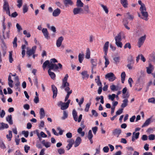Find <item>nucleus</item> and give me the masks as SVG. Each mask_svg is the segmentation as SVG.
<instances>
[{
    "instance_id": "nucleus-43",
    "label": "nucleus",
    "mask_w": 155,
    "mask_h": 155,
    "mask_svg": "<svg viewBox=\"0 0 155 155\" xmlns=\"http://www.w3.org/2000/svg\"><path fill=\"white\" fill-rule=\"evenodd\" d=\"M28 9V8L27 6V5L25 4L23 5V12L24 13H25L26 12H27Z\"/></svg>"
},
{
    "instance_id": "nucleus-46",
    "label": "nucleus",
    "mask_w": 155,
    "mask_h": 155,
    "mask_svg": "<svg viewBox=\"0 0 155 155\" xmlns=\"http://www.w3.org/2000/svg\"><path fill=\"white\" fill-rule=\"evenodd\" d=\"M101 6L103 8L104 10L105 11V13L107 14L108 12V10L107 7L103 4H101Z\"/></svg>"
},
{
    "instance_id": "nucleus-59",
    "label": "nucleus",
    "mask_w": 155,
    "mask_h": 155,
    "mask_svg": "<svg viewBox=\"0 0 155 155\" xmlns=\"http://www.w3.org/2000/svg\"><path fill=\"white\" fill-rule=\"evenodd\" d=\"M5 114V111L2 110L1 111V112L0 113V117L1 118H3Z\"/></svg>"
},
{
    "instance_id": "nucleus-17",
    "label": "nucleus",
    "mask_w": 155,
    "mask_h": 155,
    "mask_svg": "<svg viewBox=\"0 0 155 155\" xmlns=\"http://www.w3.org/2000/svg\"><path fill=\"white\" fill-rule=\"evenodd\" d=\"M147 72L148 74H150L152 73V71L153 69V66L151 64H149L148 67L146 68Z\"/></svg>"
},
{
    "instance_id": "nucleus-49",
    "label": "nucleus",
    "mask_w": 155,
    "mask_h": 155,
    "mask_svg": "<svg viewBox=\"0 0 155 155\" xmlns=\"http://www.w3.org/2000/svg\"><path fill=\"white\" fill-rule=\"evenodd\" d=\"M17 2L18 4L17 5L18 7L20 8L22 5V0H18Z\"/></svg>"
},
{
    "instance_id": "nucleus-64",
    "label": "nucleus",
    "mask_w": 155,
    "mask_h": 155,
    "mask_svg": "<svg viewBox=\"0 0 155 155\" xmlns=\"http://www.w3.org/2000/svg\"><path fill=\"white\" fill-rule=\"evenodd\" d=\"M103 150L104 152H108L109 150V148L107 146L103 148Z\"/></svg>"
},
{
    "instance_id": "nucleus-40",
    "label": "nucleus",
    "mask_w": 155,
    "mask_h": 155,
    "mask_svg": "<svg viewBox=\"0 0 155 155\" xmlns=\"http://www.w3.org/2000/svg\"><path fill=\"white\" fill-rule=\"evenodd\" d=\"M108 99L111 100L112 101H113L116 97V95L115 94H112V95L109 94L108 96Z\"/></svg>"
},
{
    "instance_id": "nucleus-58",
    "label": "nucleus",
    "mask_w": 155,
    "mask_h": 155,
    "mask_svg": "<svg viewBox=\"0 0 155 155\" xmlns=\"http://www.w3.org/2000/svg\"><path fill=\"white\" fill-rule=\"evenodd\" d=\"M91 62L93 65V67H95L96 66L97 63L96 60L93 59H91Z\"/></svg>"
},
{
    "instance_id": "nucleus-37",
    "label": "nucleus",
    "mask_w": 155,
    "mask_h": 155,
    "mask_svg": "<svg viewBox=\"0 0 155 155\" xmlns=\"http://www.w3.org/2000/svg\"><path fill=\"white\" fill-rule=\"evenodd\" d=\"M9 134H7L6 135V137L7 139H8L9 141H10L11 140V138L12 137V131L11 130H9Z\"/></svg>"
},
{
    "instance_id": "nucleus-30",
    "label": "nucleus",
    "mask_w": 155,
    "mask_h": 155,
    "mask_svg": "<svg viewBox=\"0 0 155 155\" xmlns=\"http://www.w3.org/2000/svg\"><path fill=\"white\" fill-rule=\"evenodd\" d=\"M91 52L89 48H87L85 58L87 59H89L90 57Z\"/></svg>"
},
{
    "instance_id": "nucleus-36",
    "label": "nucleus",
    "mask_w": 155,
    "mask_h": 155,
    "mask_svg": "<svg viewBox=\"0 0 155 155\" xmlns=\"http://www.w3.org/2000/svg\"><path fill=\"white\" fill-rule=\"evenodd\" d=\"M84 54H79L78 55V60L80 63H81L83 61L84 58Z\"/></svg>"
},
{
    "instance_id": "nucleus-22",
    "label": "nucleus",
    "mask_w": 155,
    "mask_h": 155,
    "mask_svg": "<svg viewBox=\"0 0 155 155\" xmlns=\"http://www.w3.org/2000/svg\"><path fill=\"white\" fill-rule=\"evenodd\" d=\"M128 100L127 99H125L123 101V103L122 104L121 107L123 108H124L127 105Z\"/></svg>"
},
{
    "instance_id": "nucleus-8",
    "label": "nucleus",
    "mask_w": 155,
    "mask_h": 155,
    "mask_svg": "<svg viewBox=\"0 0 155 155\" xmlns=\"http://www.w3.org/2000/svg\"><path fill=\"white\" fill-rule=\"evenodd\" d=\"M58 105L59 106H61V109L62 110H64L67 109L68 106L65 104L64 102L60 101L58 103Z\"/></svg>"
},
{
    "instance_id": "nucleus-5",
    "label": "nucleus",
    "mask_w": 155,
    "mask_h": 155,
    "mask_svg": "<svg viewBox=\"0 0 155 155\" xmlns=\"http://www.w3.org/2000/svg\"><path fill=\"white\" fill-rule=\"evenodd\" d=\"M106 78H108L110 81H112L115 80L116 78L114 74L112 73L107 74L105 76Z\"/></svg>"
},
{
    "instance_id": "nucleus-42",
    "label": "nucleus",
    "mask_w": 155,
    "mask_h": 155,
    "mask_svg": "<svg viewBox=\"0 0 155 155\" xmlns=\"http://www.w3.org/2000/svg\"><path fill=\"white\" fill-rule=\"evenodd\" d=\"M12 51H9V61L10 63H12L13 62V60L12 58Z\"/></svg>"
},
{
    "instance_id": "nucleus-10",
    "label": "nucleus",
    "mask_w": 155,
    "mask_h": 155,
    "mask_svg": "<svg viewBox=\"0 0 155 155\" xmlns=\"http://www.w3.org/2000/svg\"><path fill=\"white\" fill-rule=\"evenodd\" d=\"M83 11L82 8H81L78 7L75 8L74 9L73 12L74 15L80 14L82 13Z\"/></svg>"
},
{
    "instance_id": "nucleus-20",
    "label": "nucleus",
    "mask_w": 155,
    "mask_h": 155,
    "mask_svg": "<svg viewBox=\"0 0 155 155\" xmlns=\"http://www.w3.org/2000/svg\"><path fill=\"white\" fill-rule=\"evenodd\" d=\"M39 114H40V119H42L45 117V111L44 109L43 108H41L40 109L39 111Z\"/></svg>"
},
{
    "instance_id": "nucleus-21",
    "label": "nucleus",
    "mask_w": 155,
    "mask_h": 155,
    "mask_svg": "<svg viewBox=\"0 0 155 155\" xmlns=\"http://www.w3.org/2000/svg\"><path fill=\"white\" fill-rule=\"evenodd\" d=\"M120 2L121 4L124 8H127V7L128 3L127 0H120Z\"/></svg>"
},
{
    "instance_id": "nucleus-60",
    "label": "nucleus",
    "mask_w": 155,
    "mask_h": 155,
    "mask_svg": "<svg viewBox=\"0 0 155 155\" xmlns=\"http://www.w3.org/2000/svg\"><path fill=\"white\" fill-rule=\"evenodd\" d=\"M22 134H24V136L25 137H27L28 135V131H22Z\"/></svg>"
},
{
    "instance_id": "nucleus-63",
    "label": "nucleus",
    "mask_w": 155,
    "mask_h": 155,
    "mask_svg": "<svg viewBox=\"0 0 155 155\" xmlns=\"http://www.w3.org/2000/svg\"><path fill=\"white\" fill-rule=\"evenodd\" d=\"M98 128L97 127H95L92 128V130L94 134H95Z\"/></svg>"
},
{
    "instance_id": "nucleus-26",
    "label": "nucleus",
    "mask_w": 155,
    "mask_h": 155,
    "mask_svg": "<svg viewBox=\"0 0 155 155\" xmlns=\"http://www.w3.org/2000/svg\"><path fill=\"white\" fill-rule=\"evenodd\" d=\"M76 6L78 7L81 8L84 6V4L81 0H77L76 2Z\"/></svg>"
},
{
    "instance_id": "nucleus-35",
    "label": "nucleus",
    "mask_w": 155,
    "mask_h": 155,
    "mask_svg": "<svg viewBox=\"0 0 155 155\" xmlns=\"http://www.w3.org/2000/svg\"><path fill=\"white\" fill-rule=\"evenodd\" d=\"M123 22L124 25L125 26V28L128 30H129L130 29V28L128 27L127 25V24L128 23L127 20L125 19H123Z\"/></svg>"
},
{
    "instance_id": "nucleus-57",
    "label": "nucleus",
    "mask_w": 155,
    "mask_h": 155,
    "mask_svg": "<svg viewBox=\"0 0 155 155\" xmlns=\"http://www.w3.org/2000/svg\"><path fill=\"white\" fill-rule=\"evenodd\" d=\"M123 108L119 109L116 112V114L117 115H120L123 112Z\"/></svg>"
},
{
    "instance_id": "nucleus-23",
    "label": "nucleus",
    "mask_w": 155,
    "mask_h": 155,
    "mask_svg": "<svg viewBox=\"0 0 155 155\" xmlns=\"http://www.w3.org/2000/svg\"><path fill=\"white\" fill-rule=\"evenodd\" d=\"M6 121L8 122L10 124H13V121L12 120V116L11 115H8L6 117Z\"/></svg>"
},
{
    "instance_id": "nucleus-11",
    "label": "nucleus",
    "mask_w": 155,
    "mask_h": 155,
    "mask_svg": "<svg viewBox=\"0 0 155 155\" xmlns=\"http://www.w3.org/2000/svg\"><path fill=\"white\" fill-rule=\"evenodd\" d=\"M52 90L53 93V95L52 96L53 98H55L57 94V89L56 87L54 85L51 86Z\"/></svg>"
},
{
    "instance_id": "nucleus-4",
    "label": "nucleus",
    "mask_w": 155,
    "mask_h": 155,
    "mask_svg": "<svg viewBox=\"0 0 155 155\" xmlns=\"http://www.w3.org/2000/svg\"><path fill=\"white\" fill-rule=\"evenodd\" d=\"M3 9L6 12V13L10 16L11 14L9 9V7L8 2L6 0H4Z\"/></svg>"
},
{
    "instance_id": "nucleus-38",
    "label": "nucleus",
    "mask_w": 155,
    "mask_h": 155,
    "mask_svg": "<svg viewBox=\"0 0 155 155\" xmlns=\"http://www.w3.org/2000/svg\"><path fill=\"white\" fill-rule=\"evenodd\" d=\"M82 128L79 127L78 130V132L81 134V136L83 137L84 136L85 133L84 131H82Z\"/></svg>"
},
{
    "instance_id": "nucleus-14",
    "label": "nucleus",
    "mask_w": 155,
    "mask_h": 155,
    "mask_svg": "<svg viewBox=\"0 0 155 155\" xmlns=\"http://www.w3.org/2000/svg\"><path fill=\"white\" fill-rule=\"evenodd\" d=\"M109 41H107L105 43V44L103 47V50L104 52V55H107V52L108 49L109 47Z\"/></svg>"
},
{
    "instance_id": "nucleus-16",
    "label": "nucleus",
    "mask_w": 155,
    "mask_h": 155,
    "mask_svg": "<svg viewBox=\"0 0 155 155\" xmlns=\"http://www.w3.org/2000/svg\"><path fill=\"white\" fill-rule=\"evenodd\" d=\"M81 139L80 137H78L77 138L75 141L74 142L75 147L78 146L81 143Z\"/></svg>"
},
{
    "instance_id": "nucleus-15",
    "label": "nucleus",
    "mask_w": 155,
    "mask_h": 155,
    "mask_svg": "<svg viewBox=\"0 0 155 155\" xmlns=\"http://www.w3.org/2000/svg\"><path fill=\"white\" fill-rule=\"evenodd\" d=\"M61 12V11L60 9L58 8H57L53 11L52 13V15L54 17H57L59 15Z\"/></svg>"
},
{
    "instance_id": "nucleus-54",
    "label": "nucleus",
    "mask_w": 155,
    "mask_h": 155,
    "mask_svg": "<svg viewBox=\"0 0 155 155\" xmlns=\"http://www.w3.org/2000/svg\"><path fill=\"white\" fill-rule=\"evenodd\" d=\"M131 45L129 43H126L124 46V48L125 49L128 48L129 49H130L131 48Z\"/></svg>"
},
{
    "instance_id": "nucleus-34",
    "label": "nucleus",
    "mask_w": 155,
    "mask_h": 155,
    "mask_svg": "<svg viewBox=\"0 0 155 155\" xmlns=\"http://www.w3.org/2000/svg\"><path fill=\"white\" fill-rule=\"evenodd\" d=\"M97 79H95V81H96V82L97 83V85L98 86H101L102 83L100 80V76H97Z\"/></svg>"
},
{
    "instance_id": "nucleus-51",
    "label": "nucleus",
    "mask_w": 155,
    "mask_h": 155,
    "mask_svg": "<svg viewBox=\"0 0 155 155\" xmlns=\"http://www.w3.org/2000/svg\"><path fill=\"white\" fill-rule=\"evenodd\" d=\"M68 117V114L65 111H63V116L62 117L63 120H64Z\"/></svg>"
},
{
    "instance_id": "nucleus-7",
    "label": "nucleus",
    "mask_w": 155,
    "mask_h": 155,
    "mask_svg": "<svg viewBox=\"0 0 155 155\" xmlns=\"http://www.w3.org/2000/svg\"><path fill=\"white\" fill-rule=\"evenodd\" d=\"M36 48V46H34L31 49L28 50L27 51L26 54L28 55V57L34 54L35 53Z\"/></svg>"
},
{
    "instance_id": "nucleus-39",
    "label": "nucleus",
    "mask_w": 155,
    "mask_h": 155,
    "mask_svg": "<svg viewBox=\"0 0 155 155\" xmlns=\"http://www.w3.org/2000/svg\"><path fill=\"white\" fill-rule=\"evenodd\" d=\"M15 86L16 90L19 91H20L21 90L19 87L20 82L19 81H17V83L15 84Z\"/></svg>"
},
{
    "instance_id": "nucleus-53",
    "label": "nucleus",
    "mask_w": 155,
    "mask_h": 155,
    "mask_svg": "<svg viewBox=\"0 0 155 155\" xmlns=\"http://www.w3.org/2000/svg\"><path fill=\"white\" fill-rule=\"evenodd\" d=\"M149 140H153L155 138V135L153 134L150 135L149 136Z\"/></svg>"
},
{
    "instance_id": "nucleus-61",
    "label": "nucleus",
    "mask_w": 155,
    "mask_h": 155,
    "mask_svg": "<svg viewBox=\"0 0 155 155\" xmlns=\"http://www.w3.org/2000/svg\"><path fill=\"white\" fill-rule=\"evenodd\" d=\"M91 112L92 115H94L95 117H97L98 116V114L95 110H92Z\"/></svg>"
},
{
    "instance_id": "nucleus-52",
    "label": "nucleus",
    "mask_w": 155,
    "mask_h": 155,
    "mask_svg": "<svg viewBox=\"0 0 155 155\" xmlns=\"http://www.w3.org/2000/svg\"><path fill=\"white\" fill-rule=\"evenodd\" d=\"M113 60L115 61V63L117 64L120 62V57H114L113 58Z\"/></svg>"
},
{
    "instance_id": "nucleus-12",
    "label": "nucleus",
    "mask_w": 155,
    "mask_h": 155,
    "mask_svg": "<svg viewBox=\"0 0 155 155\" xmlns=\"http://www.w3.org/2000/svg\"><path fill=\"white\" fill-rule=\"evenodd\" d=\"M63 40L64 38L62 36L59 37L57 40L56 45L58 47H59L61 45Z\"/></svg>"
},
{
    "instance_id": "nucleus-50",
    "label": "nucleus",
    "mask_w": 155,
    "mask_h": 155,
    "mask_svg": "<svg viewBox=\"0 0 155 155\" xmlns=\"http://www.w3.org/2000/svg\"><path fill=\"white\" fill-rule=\"evenodd\" d=\"M110 88L111 90L112 91H117L118 90L117 87L114 85H111L110 86Z\"/></svg>"
},
{
    "instance_id": "nucleus-2",
    "label": "nucleus",
    "mask_w": 155,
    "mask_h": 155,
    "mask_svg": "<svg viewBox=\"0 0 155 155\" xmlns=\"http://www.w3.org/2000/svg\"><path fill=\"white\" fill-rule=\"evenodd\" d=\"M58 62V61L56 59L54 58L51 59L50 60V64L49 65V68H50V69H53L54 71L57 70L59 68L61 69H62V66L61 64L59 63L57 65L54 63Z\"/></svg>"
},
{
    "instance_id": "nucleus-55",
    "label": "nucleus",
    "mask_w": 155,
    "mask_h": 155,
    "mask_svg": "<svg viewBox=\"0 0 155 155\" xmlns=\"http://www.w3.org/2000/svg\"><path fill=\"white\" fill-rule=\"evenodd\" d=\"M30 147L29 146H28V145H25L24 147V150L25 152L27 153H28V150H30Z\"/></svg>"
},
{
    "instance_id": "nucleus-13",
    "label": "nucleus",
    "mask_w": 155,
    "mask_h": 155,
    "mask_svg": "<svg viewBox=\"0 0 155 155\" xmlns=\"http://www.w3.org/2000/svg\"><path fill=\"white\" fill-rule=\"evenodd\" d=\"M42 31L45 38H47V39L50 38V37L48 36L49 34L47 28H43Z\"/></svg>"
},
{
    "instance_id": "nucleus-62",
    "label": "nucleus",
    "mask_w": 155,
    "mask_h": 155,
    "mask_svg": "<svg viewBox=\"0 0 155 155\" xmlns=\"http://www.w3.org/2000/svg\"><path fill=\"white\" fill-rule=\"evenodd\" d=\"M34 101L36 104L38 103L39 101L38 97H35L34 99Z\"/></svg>"
},
{
    "instance_id": "nucleus-56",
    "label": "nucleus",
    "mask_w": 155,
    "mask_h": 155,
    "mask_svg": "<svg viewBox=\"0 0 155 155\" xmlns=\"http://www.w3.org/2000/svg\"><path fill=\"white\" fill-rule=\"evenodd\" d=\"M58 152L60 154H64L65 152V151L64 149L60 148L58 150Z\"/></svg>"
},
{
    "instance_id": "nucleus-45",
    "label": "nucleus",
    "mask_w": 155,
    "mask_h": 155,
    "mask_svg": "<svg viewBox=\"0 0 155 155\" xmlns=\"http://www.w3.org/2000/svg\"><path fill=\"white\" fill-rule=\"evenodd\" d=\"M93 137V135L92 134L91 130H90L88 131L87 137L89 139H92Z\"/></svg>"
},
{
    "instance_id": "nucleus-18",
    "label": "nucleus",
    "mask_w": 155,
    "mask_h": 155,
    "mask_svg": "<svg viewBox=\"0 0 155 155\" xmlns=\"http://www.w3.org/2000/svg\"><path fill=\"white\" fill-rule=\"evenodd\" d=\"M49 68L48 70V74L51 78L52 79H54L56 77L55 74L54 72L51 71V70H53V69H50V68Z\"/></svg>"
},
{
    "instance_id": "nucleus-19",
    "label": "nucleus",
    "mask_w": 155,
    "mask_h": 155,
    "mask_svg": "<svg viewBox=\"0 0 155 155\" xmlns=\"http://www.w3.org/2000/svg\"><path fill=\"white\" fill-rule=\"evenodd\" d=\"M8 127V126L7 124L4 123H0V130H2L5 128H7Z\"/></svg>"
},
{
    "instance_id": "nucleus-1",
    "label": "nucleus",
    "mask_w": 155,
    "mask_h": 155,
    "mask_svg": "<svg viewBox=\"0 0 155 155\" xmlns=\"http://www.w3.org/2000/svg\"><path fill=\"white\" fill-rule=\"evenodd\" d=\"M68 77V75L67 74L62 80V85L61 87V89H62L64 88V90L67 93V94L64 99L65 101H66L68 100L70 95L72 92V90H70V88L69 87V84L67 82Z\"/></svg>"
},
{
    "instance_id": "nucleus-48",
    "label": "nucleus",
    "mask_w": 155,
    "mask_h": 155,
    "mask_svg": "<svg viewBox=\"0 0 155 155\" xmlns=\"http://www.w3.org/2000/svg\"><path fill=\"white\" fill-rule=\"evenodd\" d=\"M115 44L117 46L120 48L122 47L123 44L121 41H118L115 42Z\"/></svg>"
},
{
    "instance_id": "nucleus-33",
    "label": "nucleus",
    "mask_w": 155,
    "mask_h": 155,
    "mask_svg": "<svg viewBox=\"0 0 155 155\" xmlns=\"http://www.w3.org/2000/svg\"><path fill=\"white\" fill-rule=\"evenodd\" d=\"M125 17L128 16V18L130 20H133L134 18V16L133 15H130V12H128L124 15Z\"/></svg>"
},
{
    "instance_id": "nucleus-44",
    "label": "nucleus",
    "mask_w": 155,
    "mask_h": 155,
    "mask_svg": "<svg viewBox=\"0 0 155 155\" xmlns=\"http://www.w3.org/2000/svg\"><path fill=\"white\" fill-rule=\"evenodd\" d=\"M84 10L85 12L86 13H90L89 10V7L88 5H85L84 7Z\"/></svg>"
},
{
    "instance_id": "nucleus-27",
    "label": "nucleus",
    "mask_w": 155,
    "mask_h": 155,
    "mask_svg": "<svg viewBox=\"0 0 155 155\" xmlns=\"http://www.w3.org/2000/svg\"><path fill=\"white\" fill-rule=\"evenodd\" d=\"M41 143L47 148L50 147L51 146L50 143L48 142H45V140L42 141Z\"/></svg>"
},
{
    "instance_id": "nucleus-41",
    "label": "nucleus",
    "mask_w": 155,
    "mask_h": 155,
    "mask_svg": "<svg viewBox=\"0 0 155 155\" xmlns=\"http://www.w3.org/2000/svg\"><path fill=\"white\" fill-rule=\"evenodd\" d=\"M17 38L16 37H15L13 41V47L14 48H16L17 46Z\"/></svg>"
},
{
    "instance_id": "nucleus-29",
    "label": "nucleus",
    "mask_w": 155,
    "mask_h": 155,
    "mask_svg": "<svg viewBox=\"0 0 155 155\" xmlns=\"http://www.w3.org/2000/svg\"><path fill=\"white\" fill-rule=\"evenodd\" d=\"M64 5L66 6L67 5H72L73 2L71 0H64Z\"/></svg>"
},
{
    "instance_id": "nucleus-32",
    "label": "nucleus",
    "mask_w": 155,
    "mask_h": 155,
    "mask_svg": "<svg viewBox=\"0 0 155 155\" xmlns=\"http://www.w3.org/2000/svg\"><path fill=\"white\" fill-rule=\"evenodd\" d=\"M107 55H105L104 56V58L105 60V68H107V65L109 64V61L108 60V59L106 57Z\"/></svg>"
},
{
    "instance_id": "nucleus-6",
    "label": "nucleus",
    "mask_w": 155,
    "mask_h": 155,
    "mask_svg": "<svg viewBox=\"0 0 155 155\" xmlns=\"http://www.w3.org/2000/svg\"><path fill=\"white\" fill-rule=\"evenodd\" d=\"M146 35H144V36H142L139 39L137 43L138 46L139 48H140L143 45L146 39Z\"/></svg>"
},
{
    "instance_id": "nucleus-31",
    "label": "nucleus",
    "mask_w": 155,
    "mask_h": 155,
    "mask_svg": "<svg viewBox=\"0 0 155 155\" xmlns=\"http://www.w3.org/2000/svg\"><path fill=\"white\" fill-rule=\"evenodd\" d=\"M115 42L121 41V35L120 33L118 34L117 35L115 36Z\"/></svg>"
},
{
    "instance_id": "nucleus-47",
    "label": "nucleus",
    "mask_w": 155,
    "mask_h": 155,
    "mask_svg": "<svg viewBox=\"0 0 155 155\" xmlns=\"http://www.w3.org/2000/svg\"><path fill=\"white\" fill-rule=\"evenodd\" d=\"M91 104V103L90 102L89 103L87 104L86 105V107L85 109V111L86 112H88L89 110V108Z\"/></svg>"
},
{
    "instance_id": "nucleus-9",
    "label": "nucleus",
    "mask_w": 155,
    "mask_h": 155,
    "mask_svg": "<svg viewBox=\"0 0 155 155\" xmlns=\"http://www.w3.org/2000/svg\"><path fill=\"white\" fill-rule=\"evenodd\" d=\"M121 132V130L120 129H116L113 130L112 133L113 135L118 137Z\"/></svg>"
},
{
    "instance_id": "nucleus-3",
    "label": "nucleus",
    "mask_w": 155,
    "mask_h": 155,
    "mask_svg": "<svg viewBox=\"0 0 155 155\" xmlns=\"http://www.w3.org/2000/svg\"><path fill=\"white\" fill-rule=\"evenodd\" d=\"M138 3L139 4L141 5L140 8L141 13L142 15L144 17L142 18L146 20H147V17L148 16V14L147 12L146 11V8L145 5L142 3V2L141 0H139Z\"/></svg>"
},
{
    "instance_id": "nucleus-25",
    "label": "nucleus",
    "mask_w": 155,
    "mask_h": 155,
    "mask_svg": "<svg viewBox=\"0 0 155 155\" xmlns=\"http://www.w3.org/2000/svg\"><path fill=\"white\" fill-rule=\"evenodd\" d=\"M81 74L83 76V79H84L85 78H88L89 75L87 74V72L86 71H84L82 72Z\"/></svg>"
},
{
    "instance_id": "nucleus-24",
    "label": "nucleus",
    "mask_w": 155,
    "mask_h": 155,
    "mask_svg": "<svg viewBox=\"0 0 155 155\" xmlns=\"http://www.w3.org/2000/svg\"><path fill=\"white\" fill-rule=\"evenodd\" d=\"M50 64V62L49 61L47 60L42 65V68L43 70H44L46 67L48 66V67L49 68V65Z\"/></svg>"
},
{
    "instance_id": "nucleus-28",
    "label": "nucleus",
    "mask_w": 155,
    "mask_h": 155,
    "mask_svg": "<svg viewBox=\"0 0 155 155\" xmlns=\"http://www.w3.org/2000/svg\"><path fill=\"white\" fill-rule=\"evenodd\" d=\"M150 118H149L147 120L143 125L142 126V127H144L147 126L149 124H150Z\"/></svg>"
}]
</instances>
